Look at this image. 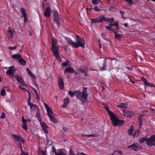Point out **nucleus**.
<instances>
[{"mask_svg": "<svg viewBox=\"0 0 155 155\" xmlns=\"http://www.w3.org/2000/svg\"><path fill=\"white\" fill-rule=\"evenodd\" d=\"M75 71L73 68L70 67L69 68H66L64 71V73H74Z\"/></svg>", "mask_w": 155, "mask_h": 155, "instance_id": "nucleus-18", "label": "nucleus"}, {"mask_svg": "<svg viewBox=\"0 0 155 155\" xmlns=\"http://www.w3.org/2000/svg\"><path fill=\"white\" fill-rule=\"evenodd\" d=\"M52 150L53 152H54L55 155L57 153L56 151V149L54 147H52Z\"/></svg>", "mask_w": 155, "mask_h": 155, "instance_id": "nucleus-58", "label": "nucleus"}, {"mask_svg": "<svg viewBox=\"0 0 155 155\" xmlns=\"http://www.w3.org/2000/svg\"><path fill=\"white\" fill-rule=\"evenodd\" d=\"M53 13L54 20L58 26L59 27L61 25V23L60 22L61 19L59 17V14L55 10L53 12Z\"/></svg>", "mask_w": 155, "mask_h": 155, "instance_id": "nucleus-6", "label": "nucleus"}, {"mask_svg": "<svg viewBox=\"0 0 155 155\" xmlns=\"http://www.w3.org/2000/svg\"><path fill=\"white\" fill-rule=\"evenodd\" d=\"M55 155H64V153L63 152H61L59 153H57Z\"/></svg>", "mask_w": 155, "mask_h": 155, "instance_id": "nucleus-60", "label": "nucleus"}, {"mask_svg": "<svg viewBox=\"0 0 155 155\" xmlns=\"http://www.w3.org/2000/svg\"><path fill=\"white\" fill-rule=\"evenodd\" d=\"M81 136H82L83 137L87 136L88 137H96L97 136V135L96 134H89L87 135H86L85 134H81Z\"/></svg>", "mask_w": 155, "mask_h": 155, "instance_id": "nucleus-30", "label": "nucleus"}, {"mask_svg": "<svg viewBox=\"0 0 155 155\" xmlns=\"http://www.w3.org/2000/svg\"><path fill=\"white\" fill-rule=\"evenodd\" d=\"M109 59V58H107L106 59H105L103 62V67L100 68V69L102 70H105V69L106 67V62H107V59Z\"/></svg>", "mask_w": 155, "mask_h": 155, "instance_id": "nucleus-23", "label": "nucleus"}, {"mask_svg": "<svg viewBox=\"0 0 155 155\" xmlns=\"http://www.w3.org/2000/svg\"><path fill=\"white\" fill-rule=\"evenodd\" d=\"M26 71L28 72V74L31 73V72L30 71V70L29 69V68H27L26 69Z\"/></svg>", "mask_w": 155, "mask_h": 155, "instance_id": "nucleus-63", "label": "nucleus"}, {"mask_svg": "<svg viewBox=\"0 0 155 155\" xmlns=\"http://www.w3.org/2000/svg\"><path fill=\"white\" fill-rule=\"evenodd\" d=\"M141 80L145 84L148 82V81L146 80V79L143 77H142Z\"/></svg>", "mask_w": 155, "mask_h": 155, "instance_id": "nucleus-51", "label": "nucleus"}, {"mask_svg": "<svg viewBox=\"0 0 155 155\" xmlns=\"http://www.w3.org/2000/svg\"><path fill=\"white\" fill-rule=\"evenodd\" d=\"M106 28L107 29H110V30L113 31L115 30V29L111 27L109 25L108 26H106Z\"/></svg>", "mask_w": 155, "mask_h": 155, "instance_id": "nucleus-44", "label": "nucleus"}, {"mask_svg": "<svg viewBox=\"0 0 155 155\" xmlns=\"http://www.w3.org/2000/svg\"><path fill=\"white\" fill-rule=\"evenodd\" d=\"M126 2L127 5L129 6H131L133 5L132 0H124Z\"/></svg>", "mask_w": 155, "mask_h": 155, "instance_id": "nucleus-31", "label": "nucleus"}, {"mask_svg": "<svg viewBox=\"0 0 155 155\" xmlns=\"http://www.w3.org/2000/svg\"><path fill=\"white\" fill-rule=\"evenodd\" d=\"M12 136L15 141L17 142H21L22 143H25V140L20 135H16L13 133L12 134Z\"/></svg>", "mask_w": 155, "mask_h": 155, "instance_id": "nucleus-9", "label": "nucleus"}, {"mask_svg": "<svg viewBox=\"0 0 155 155\" xmlns=\"http://www.w3.org/2000/svg\"><path fill=\"white\" fill-rule=\"evenodd\" d=\"M147 139V137H146L141 138L139 139V142L140 143H143L145 141L146 143V140Z\"/></svg>", "mask_w": 155, "mask_h": 155, "instance_id": "nucleus-34", "label": "nucleus"}, {"mask_svg": "<svg viewBox=\"0 0 155 155\" xmlns=\"http://www.w3.org/2000/svg\"><path fill=\"white\" fill-rule=\"evenodd\" d=\"M76 42H74L71 39L68 38H66L67 42L71 45L74 48H77L79 47L84 48V45L85 44V42L84 39L78 35L76 36Z\"/></svg>", "mask_w": 155, "mask_h": 155, "instance_id": "nucleus-1", "label": "nucleus"}, {"mask_svg": "<svg viewBox=\"0 0 155 155\" xmlns=\"http://www.w3.org/2000/svg\"><path fill=\"white\" fill-rule=\"evenodd\" d=\"M68 94L71 97H73L75 95L78 99H81L82 97L85 100L87 99L88 96L87 88L84 87H83L82 93L80 90H78L74 91H69Z\"/></svg>", "mask_w": 155, "mask_h": 155, "instance_id": "nucleus-3", "label": "nucleus"}, {"mask_svg": "<svg viewBox=\"0 0 155 155\" xmlns=\"http://www.w3.org/2000/svg\"><path fill=\"white\" fill-rule=\"evenodd\" d=\"M127 148H131L134 151H137L139 150V149L141 148V146L138 143H135L129 146Z\"/></svg>", "mask_w": 155, "mask_h": 155, "instance_id": "nucleus-8", "label": "nucleus"}, {"mask_svg": "<svg viewBox=\"0 0 155 155\" xmlns=\"http://www.w3.org/2000/svg\"><path fill=\"white\" fill-rule=\"evenodd\" d=\"M51 121L54 123H57L58 122V120L53 116L49 117Z\"/></svg>", "mask_w": 155, "mask_h": 155, "instance_id": "nucleus-33", "label": "nucleus"}, {"mask_svg": "<svg viewBox=\"0 0 155 155\" xmlns=\"http://www.w3.org/2000/svg\"><path fill=\"white\" fill-rule=\"evenodd\" d=\"M110 119L112 121V124L114 126H121L122 125L124 122V120H120L116 117V116H115L114 117H112V118L111 119Z\"/></svg>", "mask_w": 155, "mask_h": 155, "instance_id": "nucleus-4", "label": "nucleus"}, {"mask_svg": "<svg viewBox=\"0 0 155 155\" xmlns=\"http://www.w3.org/2000/svg\"><path fill=\"white\" fill-rule=\"evenodd\" d=\"M6 94L5 89H4L3 88L1 90V94L2 96H5Z\"/></svg>", "mask_w": 155, "mask_h": 155, "instance_id": "nucleus-42", "label": "nucleus"}, {"mask_svg": "<svg viewBox=\"0 0 155 155\" xmlns=\"http://www.w3.org/2000/svg\"><path fill=\"white\" fill-rule=\"evenodd\" d=\"M101 0H91V2L94 5H96L98 4V1H99L100 2V1Z\"/></svg>", "mask_w": 155, "mask_h": 155, "instance_id": "nucleus-37", "label": "nucleus"}, {"mask_svg": "<svg viewBox=\"0 0 155 155\" xmlns=\"http://www.w3.org/2000/svg\"><path fill=\"white\" fill-rule=\"evenodd\" d=\"M138 120L139 122V125L140 127V128L142 126L143 124V121L142 120V118H141V116H139L138 118Z\"/></svg>", "mask_w": 155, "mask_h": 155, "instance_id": "nucleus-36", "label": "nucleus"}, {"mask_svg": "<svg viewBox=\"0 0 155 155\" xmlns=\"http://www.w3.org/2000/svg\"><path fill=\"white\" fill-rule=\"evenodd\" d=\"M31 105H28L30 106V108L31 109H32V110L33 109L35 110V108H37V113L36 114V117L38 118V119L39 120V114L38 112V110H39V108L38 107H37L36 105L35 104H32L31 103Z\"/></svg>", "mask_w": 155, "mask_h": 155, "instance_id": "nucleus-17", "label": "nucleus"}, {"mask_svg": "<svg viewBox=\"0 0 155 155\" xmlns=\"http://www.w3.org/2000/svg\"><path fill=\"white\" fill-rule=\"evenodd\" d=\"M33 90H34V92L36 96V97H37V100H38H38H39V96L38 95V92H37V91L35 89V88H33Z\"/></svg>", "mask_w": 155, "mask_h": 155, "instance_id": "nucleus-48", "label": "nucleus"}, {"mask_svg": "<svg viewBox=\"0 0 155 155\" xmlns=\"http://www.w3.org/2000/svg\"><path fill=\"white\" fill-rule=\"evenodd\" d=\"M51 10L50 8L48 7L45 9V11L44 13V15L46 17H50L51 16Z\"/></svg>", "mask_w": 155, "mask_h": 155, "instance_id": "nucleus-16", "label": "nucleus"}, {"mask_svg": "<svg viewBox=\"0 0 155 155\" xmlns=\"http://www.w3.org/2000/svg\"><path fill=\"white\" fill-rule=\"evenodd\" d=\"M80 71L83 73H86L88 71V69L86 67H85L83 68H80Z\"/></svg>", "mask_w": 155, "mask_h": 155, "instance_id": "nucleus-28", "label": "nucleus"}, {"mask_svg": "<svg viewBox=\"0 0 155 155\" xmlns=\"http://www.w3.org/2000/svg\"><path fill=\"white\" fill-rule=\"evenodd\" d=\"M56 45V42L54 41L53 39H52V45L51 47H56L55 45Z\"/></svg>", "mask_w": 155, "mask_h": 155, "instance_id": "nucleus-50", "label": "nucleus"}, {"mask_svg": "<svg viewBox=\"0 0 155 155\" xmlns=\"http://www.w3.org/2000/svg\"><path fill=\"white\" fill-rule=\"evenodd\" d=\"M16 71V69L14 66H10L9 67V70L6 71V73L8 75H11V73H14Z\"/></svg>", "mask_w": 155, "mask_h": 155, "instance_id": "nucleus-14", "label": "nucleus"}, {"mask_svg": "<svg viewBox=\"0 0 155 155\" xmlns=\"http://www.w3.org/2000/svg\"><path fill=\"white\" fill-rule=\"evenodd\" d=\"M132 127V126L131 125V127H130V128L128 130V134L129 135H131L133 134V133L134 131V129Z\"/></svg>", "mask_w": 155, "mask_h": 155, "instance_id": "nucleus-32", "label": "nucleus"}, {"mask_svg": "<svg viewBox=\"0 0 155 155\" xmlns=\"http://www.w3.org/2000/svg\"><path fill=\"white\" fill-rule=\"evenodd\" d=\"M18 61L19 63L23 66L25 65L26 64V62L22 58V57L20 59H19Z\"/></svg>", "mask_w": 155, "mask_h": 155, "instance_id": "nucleus-24", "label": "nucleus"}, {"mask_svg": "<svg viewBox=\"0 0 155 155\" xmlns=\"http://www.w3.org/2000/svg\"><path fill=\"white\" fill-rule=\"evenodd\" d=\"M3 88L4 89H5V91L6 90V91H8L9 90V87L8 86H4L3 87Z\"/></svg>", "mask_w": 155, "mask_h": 155, "instance_id": "nucleus-61", "label": "nucleus"}, {"mask_svg": "<svg viewBox=\"0 0 155 155\" xmlns=\"http://www.w3.org/2000/svg\"><path fill=\"white\" fill-rule=\"evenodd\" d=\"M140 133V130H137L135 131L134 135H136L137 137L139 135Z\"/></svg>", "mask_w": 155, "mask_h": 155, "instance_id": "nucleus-43", "label": "nucleus"}, {"mask_svg": "<svg viewBox=\"0 0 155 155\" xmlns=\"http://www.w3.org/2000/svg\"><path fill=\"white\" fill-rule=\"evenodd\" d=\"M12 58L17 60L18 61L19 59H20L21 58V55L19 53L12 55Z\"/></svg>", "mask_w": 155, "mask_h": 155, "instance_id": "nucleus-22", "label": "nucleus"}, {"mask_svg": "<svg viewBox=\"0 0 155 155\" xmlns=\"http://www.w3.org/2000/svg\"><path fill=\"white\" fill-rule=\"evenodd\" d=\"M29 74L31 76V77H32L33 78H35V76L31 72Z\"/></svg>", "mask_w": 155, "mask_h": 155, "instance_id": "nucleus-59", "label": "nucleus"}, {"mask_svg": "<svg viewBox=\"0 0 155 155\" xmlns=\"http://www.w3.org/2000/svg\"><path fill=\"white\" fill-rule=\"evenodd\" d=\"M104 15H102L100 16L97 18L91 19V23H94L97 22H104Z\"/></svg>", "mask_w": 155, "mask_h": 155, "instance_id": "nucleus-10", "label": "nucleus"}, {"mask_svg": "<svg viewBox=\"0 0 155 155\" xmlns=\"http://www.w3.org/2000/svg\"><path fill=\"white\" fill-rule=\"evenodd\" d=\"M119 12H120V13L121 15V17L123 18L124 19H125L126 18L124 16L125 12L124 11L120 10L119 11Z\"/></svg>", "mask_w": 155, "mask_h": 155, "instance_id": "nucleus-38", "label": "nucleus"}, {"mask_svg": "<svg viewBox=\"0 0 155 155\" xmlns=\"http://www.w3.org/2000/svg\"><path fill=\"white\" fill-rule=\"evenodd\" d=\"M8 28L9 29L8 31V34L10 33V36L12 37H13L15 31L14 30L13 28H10L9 27Z\"/></svg>", "mask_w": 155, "mask_h": 155, "instance_id": "nucleus-25", "label": "nucleus"}, {"mask_svg": "<svg viewBox=\"0 0 155 155\" xmlns=\"http://www.w3.org/2000/svg\"><path fill=\"white\" fill-rule=\"evenodd\" d=\"M69 63H70L69 61V60H67L65 62L63 63L62 64V65H63L64 67L66 66L69 65Z\"/></svg>", "mask_w": 155, "mask_h": 155, "instance_id": "nucleus-39", "label": "nucleus"}, {"mask_svg": "<svg viewBox=\"0 0 155 155\" xmlns=\"http://www.w3.org/2000/svg\"><path fill=\"white\" fill-rule=\"evenodd\" d=\"M76 42H74L71 39L68 38H66L67 42L71 45L74 48H77L79 47L84 48V45L85 44V42L84 39L78 35L76 36Z\"/></svg>", "mask_w": 155, "mask_h": 155, "instance_id": "nucleus-2", "label": "nucleus"}, {"mask_svg": "<svg viewBox=\"0 0 155 155\" xmlns=\"http://www.w3.org/2000/svg\"><path fill=\"white\" fill-rule=\"evenodd\" d=\"M69 103V99L68 97H66L64 100V104L63 107H66Z\"/></svg>", "mask_w": 155, "mask_h": 155, "instance_id": "nucleus-20", "label": "nucleus"}, {"mask_svg": "<svg viewBox=\"0 0 155 155\" xmlns=\"http://www.w3.org/2000/svg\"><path fill=\"white\" fill-rule=\"evenodd\" d=\"M107 111L108 114L109 115H110V119H111L112 118V117H114L115 116V115L109 109L107 110Z\"/></svg>", "mask_w": 155, "mask_h": 155, "instance_id": "nucleus-35", "label": "nucleus"}, {"mask_svg": "<svg viewBox=\"0 0 155 155\" xmlns=\"http://www.w3.org/2000/svg\"><path fill=\"white\" fill-rule=\"evenodd\" d=\"M105 16L104 15V21H107L108 22H110V23H113L114 21V19L112 18H107L105 17Z\"/></svg>", "mask_w": 155, "mask_h": 155, "instance_id": "nucleus-21", "label": "nucleus"}, {"mask_svg": "<svg viewBox=\"0 0 155 155\" xmlns=\"http://www.w3.org/2000/svg\"><path fill=\"white\" fill-rule=\"evenodd\" d=\"M79 100H81L82 102L83 103H84L86 101V100L85 99L84 97H81V99H79Z\"/></svg>", "mask_w": 155, "mask_h": 155, "instance_id": "nucleus-55", "label": "nucleus"}, {"mask_svg": "<svg viewBox=\"0 0 155 155\" xmlns=\"http://www.w3.org/2000/svg\"><path fill=\"white\" fill-rule=\"evenodd\" d=\"M48 114L49 117L51 116L53 114V112L51 108L49 107L46 109Z\"/></svg>", "mask_w": 155, "mask_h": 155, "instance_id": "nucleus-26", "label": "nucleus"}, {"mask_svg": "<svg viewBox=\"0 0 155 155\" xmlns=\"http://www.w3.org/2000/svg\"><path fill=\"white\" fill-rule=\"evenodd\" d=\"M123 112L124 116L127 117H132L134 115V113L130 110H128L126 111L124 110H123Z\"/></svg>", "mask_w": 155, "mask_h": 155, "instance_id": "nucleus-12", "label": "nucleus"}, {"mask_svg": "<svg viewBox=\"0 0 155 155\" xmlns=\"http://www.w3.org/2000/svg\"><path fill=\"white\" fill-rule=\"evenodd\" d=\"M15 78L16 79L18 83L21 84L23 86H25V84L24 80L23 79L21 76L18 75V74H16V76L15 77Z\"/></svg>", "mask_w": 155, "mask_h": 155, "instance_id": "nucleus-11", "label": "nucleus"}, {"mask_svg": "<svg viewBox=\"0 0 155 155\" xmlns=\"http://www.w3.org/2000/svg\"><path fill=\"white\" fill-rule=\"evenodd\" d=\"M26 91L28 93V98L27 100L28 104V105H31V95L30 94V93L28 90H26Z\"/></svg>", "mask_w": 155, "mask_h": 155, "instance_id": "nucleus-27", "label": "nucleus"}, {"mask_svg": "<svg viewBox=\"0 0 155 155\" xmlns=\"http://www.w3.org/2000/svg\"><path fill=\"white\" fill-rule=\"evenodd\" d=\"M58 49V48L57 47H51V51L54 54V56L55 57L59 56Z\"/></svg>", "mask_w": 155, "mask_h": 155, "instance_id": "nucleus-15", "label": "nucleus"}, {"mask_svg": "<svg viewBox=\"0 0 155 155\" xmlns=\"http://www.w3.org/2000/svg\"><path fill=\"white\" fill-rule=\"evenodd\" d=\"M41 152V153L42 155H47V154L45 151H43L41 150H39V154Z\"/></svg>", "mask_w": 155, "mask_h": 155, "instance_id": "nucleus-56", "label": "nucleus"}, {"mask_svg": "<svg viewBox=\"0 0 155 155\" xmlns=\"http://www.w3.org/2000/svg\"><path fill=\"white\" fill-rule=\"evenodd\" d=\"M39 122H40L41 127L43 130L45 134H47L48 133V127L45 122L41 121V119L40 118V116Z\"/></svg>", "mask_w": 155, "mask_h": 155, "instance_id": "nucleus-7", "label": "nucleus"}, {"mask_svg": "<svg viewBox=\"0 0 155 155\" xmlns=\"http://www.w3.org/2000/svg\"><path fill=\"white\" fill-rule=\"evenodd\" d=\"M103 105L104 106L105 109L107 111V110H109L108 106L107 105H106L105 103H103Z\"/></svg>", "mask_w": 155, "mask_h": 155, "instance_id": "nucleus-54", "label": "nucleus"}, {"mask_svg": "<svg viewBox=\"0 0 155 155\" xmlns=\"http://www.w3.org/2000/svg\"><path fill=\"white\" fill-rule=\"evenodd\" d=\"M118 107H121L124 108H127V107L126 105L124 103H122L119 105H118Z\"/></svg>", "mask_w": 155, "mask_h": 155, "instance_id": "nucleus-46", "label": "nucleus"}, {"mask_svg": "<svg viewBox=\"0 0 155 155\" xmlns=\"http://www.w3.org/2000/svg\"><path fill=\"white\" fill-rule=\"evenodd\" d=\"M117 23H118V21H115L114 23H110L109 25H110V26L111 27H112L113 26H117V27H118Z\"/></svg>", "mask_w": 155, "mask_h": 155, "instance_id": "nucleus-41", "label": "nucleus"}, {"mask_svg": "<svg viewBox=\"0 0 155 155\" xmlns=\"http://www.w3.org/2000/svg\"><path fill=\"white\" fill-rule=\"evenodd\" d=\"M58 85L59 88L61 89H63L64 87V83L63 82V79L62 77H58Z\"/></svg>", "mask_w": 155, "mask_h": 155, "instance_id": "nucleus-13", "label": "nucleus"}, {"mask_svg": "<svg viewBox=\"0 0 155 155\" xmlns=\"http://www.w3.org/2000/svg\"><path fill=\"white\" fill-rule=\"evenodd\" d=\"M22 13V15H21V16H23V17H25V16H27V14L25 11L24 10V8H21L20 9Z\"/></svg>", "mask_w": 155, "mask_h": 155, "instance_id": "nucleus-29", "label": "nucleus"}, {"mask_svg": "<svg viewBox=\"0 0 155 155\" xmlns=\"http://www.w3.org/2000/svg\"><path fill=\"white\" fill-rule=\"evenodd\" d=\"M70 153L69 155H74V152L71 150V149H70Z\"/></svg>", "mask_w": 155, "mask_h": 155, "instance_id": "nucleus-62", "label": "nucleus"}, {"mask_svg": "<svg viewBox=\"0 0 155 155\" xmlns=\"http://www.w3.org/2000/svg\"><path fill=\"white\" fill-rule=\"evenodd\" d=\"M114 32L115 35V38L118 40H120L122 37L121 35L118 34L117 31L115 30L114 31Z\"/></svg>", "mask_w": 155, "mask_h": 155, "instance_id": "nucleus-19", "label": "nucleus"}, {"mask_svg": "<svg viewBox=\"0 0 155 155\" xmlns=\"http://www.w3.org/2000/svg\"><path fill=\"white\" fill-rule=\"evenodd\" d=\"M27 125L26 123L23 124H22V128L23 129L27 131Z\"/></svg>", "mask_w": 155, "mask_h": 155, "instance_id": "nucleus-45", "label": "nucleus"}, {"mask_svg": "<svg viewBox=\"0 0 155 155\" xmlns=\"http://www.w3.org/2000/svg\"><path fill=\"white\" fill-rule=\"evenodd\" d=\"M93 10L94 11L99 12L101 10L99 9L98 7L97 6H96L93 9Z\"/></svg>", "mask_w": 155, "mask_h": 155, "instance_id": "nucleus-49", "label": "nucleus"}, {"mask_svg": "<svg viewBox=\"0 0 155 155\" xmlns=\"http://www.w3.org/2000/svg\"><path fill=\"white\" fill-rule=\"evenodd\" d=\"M17 47V46L16 45L15 46L13 47H9L8 48L11 50H13L16 49Z\"/></svg>", "mask_w": 155, "mask_h": 155, "instance_id": "nucleus-53", "label": "nucleus"}, {"mask_svg": "<svg viewBox=\"0 0 155 155\" xmlns=\"http://www.w3.org/2000/svg\"><path fill=\"white\" fill-rule=\"evenodd\" d=\"M46 141H47V145H48V146H50L52 144V143H51L49 144V143L50 142V140L48 139L47 138V136L46 135Z\"/></svg>", "mask_w": 155, "mask_h": 155, "instance_id": "nucleus-47", "label": "nucleus"}, {"mask_svg": "<svg viewBox=\"0 0 155 155\" xmlns=\"http://www.w3.org/2000/svg\"><path fill=\"white\" fill-rule=\"evenodd\" d=\"M21 155H28V153L27 152H23L22 153H21Z\"/></svg>", "mask_w": 155, "mask_h": 155, "instance_id": "nucleus-64", "label": "nucleus"}, {"mask_svg": "<svg viewBox=\"0 0 155 155\" xmlns=\"http://www.w3.org/2000/svg\"><path fill=\"white\" fill-rule=\"evenodd\" d=\"M109 10L111 12H114L115 11V9L114 7H110L109 8Z\"/></svg>", "mask_w": 155, "mask_h": 155, "instance_id": "nucleus-52", "label": "nucleus"}, {"mask_svg": "<svg viewBox=\"0 0 155 155\" xmlns=\"http://www.w3.org/2000/svg\"><path fill=\"white\" fill-rule=\"evenodd\" d=\"M5 117V113L3 112L1 116L0 117V118L2 119H4Z\"/></svg>", "mask_w": 155, "mask_h": 155, "instance_id": "nucleus-57", "label": "nucleus"}, {"mask_svg": "<svg viewBox=\"0 0 155 155\" xmlns=\"http://www.w3.org/2000/svg\"><path fill=\"white\" fill-rule=\"evenodd\" d=\"M146 144L149 146H155V135H153L146 140Z\"/></svg>", "mask_w": 155, "mask_h": 155, "instance_id": "nucleus-5", "label": "nucleus"}, {"mask_svg": "<svg viewBox=\"0 0 155 155\" xmlns=\"http://www.w3.org/2000/svg\"><path fill=\"white\" fill-rule=\"evenodd\" d=\"M145 85L147 87H155V85H154V84L150 83L148 81L147 83H146V84H145Z\"/></svg>", "mask_w": 155, "mask_h": 155, "instance_id": "nucleus-40", "label": "nucleus"}]
</instances>
